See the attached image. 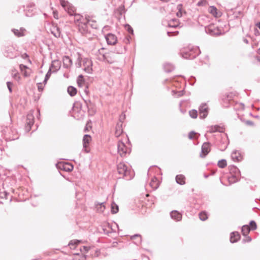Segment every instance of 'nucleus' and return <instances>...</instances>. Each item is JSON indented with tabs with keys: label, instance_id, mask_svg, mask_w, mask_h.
<instances>
[{
	"label": "nucleus",
	"instance_id": "obj_22",
	"mask_svg": "<svg viewBox=\"0 0 260 260\" xmlns=\"http://www.w3.org/2000/svg\"><path fill=\"white\" fill-rule=\"evenodd\" d=\"M240 238V235L237 232H233L231 233L230 241L231 243H235L237 242Z\"/></svg>",
	"mask_w": 260,
	"mask_h": 260
},
{
	"label": "nucleus",
	"instance_id": "obj_43",
	"mask_svg": "<svg viewBox=\"0 0 260 260\" xmlns=\"http://www.w3.org/2000/svg\"><path fill=\"white\" fill-rule=\"evenodd\" d=\"M9 194L8 192L5 191L0 190V199H7V196Z\"/></svg>",
	"mask_w": 260,
	"mask_h": 260
},
{
	"label": "nucleus",
	"instance_id": "obj_6",
	"mask_svg": "<svg viewBox=\"0 0 260 260\" xmlns=\"http://www.w3.org/2000/svg\"><path fill=\"white\" fill-rule=\"evenodd\" d=\"M205 30L207 34L212 36H218L222 34L221 30L213 24L206 26Z\"/></svg>",
	"mask_w": 260,
	"mask_h": 260
},
{
	"label": "nucleus",
	"instance_id": "obj_8",
	"mask_svg": "<svg viewBox=\"0 0 260 260\" xmlns=\"http://www.w3.org/2000/svg\"><path fill=\"white\" fill-rule=\"evenodd\" d=\"M117 151L118 154L121 156L124 157L127 153H129L130 150L122 142L119 141L117 143Z\"/></svg>",
	"mask_w": 260,
	"mask_h": 260
},
{
	"label": "nucleus",
	"instance_id": "obj_11",
	"mask_svg": "<svg viewBox=\"0 0 260 260\" xmlns=\"http://www.w3.org/2000/svg\"><path fill=\"white\" fill-rule=\"evenodd\" d=\"M34 116L32 114H28L27 115L25 129L26 132H28L31 128V126L34 124Z\"/></svg>",
	"mask_w": 260,
	"mask_h": 260
},
{
	"label": "nucleus",
	"instance_id": "obj_12",
	"mask_svg": "<svg viewBox=\"0 0 260 260\" xmlns=\"http://www.w3.org/2000/svg\"><path fill=\"white\" fill-rule=\"evenodd\" d=\"M105 39L108 45H114L117 41L116 36L113 34H108L105 36Z\"/></svg>",
	"mask_w": 260,
	"mask_h": 260
},
{
	"label": "nucleus",
	"instance_id": "obj_46",
	"mask_svg": "<svg viewBox=\"0 0 260 260\" xmlns=\"http://www.w3.org/2000/svg\"><path fill=\"white\" fill-rule=\"evenodd\" d=\"M197 134L193 131L190 132L188 134V138L190 140H192L196 138L195 136Z\"/></svg>",
	"mask_w": 260,
	"mask_h": 260
},
{
	"label": "nucleus",
	"instance_id": "obj_7",
	"mask_svg": "<svg viewBox=\"0 0 260 260\" xmlns=\"http://www.w3.org/2000/svg\"><path fill=\"white\" fill-rule=\"evenodd\" d=\"M100 59L111 64L116 61V55L114 51H110L103 54Z\"/></svg>",
	"mask_w": 260,
	"mask_h": 260
},
{
	"label": "nucleus",
	"instance_id": "obj_47",
	"mask_svg": "<svg viewBox=\"0 0 260 260\" xmlns=\"http://www.w3.org/2000/svg\"><path fill=\"white\" fill-rule=\"evenodd\" d=\"M80 242V241L79 240H72L70 242L69 245H78Z\"/></svg>",
	"mask_w": 260,
	"mask_h": 260
},
{
	"label": "nucleus",
	"instance_id": "obj_24",
	"mask_svg": "<svg viewBox=\"0 0 260 260\" xmlns=\"http://www.w3.org/2000/svg\"><path fill=\"white\" fill-rule=\"evenodd\" d=\"M149 185L153 190H155L159 186V181L157 179L154 177L152 178Z\"/></svg>",
	"mask_w": 260,
	"mask_h": 260
},
{
	"label": "nucleus",
	"instance_id": "obj_28",
	"mask_svg": "<svg viewBox=\"0 0 260 260\" xmlns=\"http://www.w3.org/2000/svg\"><path fill=\"white\" fill-rule=\"evenodd\" d=\"M125 47L118 45L115 49L114 52L115 54H122L125 52Z\"/></svg>",
	"mask_w": 260,
	"mask_h": 260
},
{
	"label": "nucleus",
	"instance_id": "obj_39",
	"mask_svg": "<svg viewBox=\"0 0 260 260\" xmlns=\"http://www.w3.org/2000/svg\"><path fill=\"white\" fill-rule=\"evenodd\" d=\"M189 116L192 118H196L198 116V112L195 109H192L189 112Z\"/></svg>",
	"mask_w": 260,
	"mask_h": 260
},
{
	"label": "nucleus",
	"instance_id": "obj_41",
	"mask_svg": "<svg viewBox=\"0 0 260 260\" xmlns=\"http://www.w3.org/2000/svg\"><path fill=\"white\" fill-rule=\"evenodd\" d=\"M18 73L16 70L12 71V75L13 78L16 80H18L20 79V77L18 76Z\"/></svg>",
	"mask_w": 260,
	"mask_h": 260
},
{
	"label": "nucleus",
	"instance_id": "obj_17",
	"mask_svg": "<svg viewBox=\"0 0 260 260\" xmlns=\"http://www.w3.org/2000/svg\"><path fill=\"white\" fill-rule=\"evenodd\" d=\"M60 67V62L58 60H54L52 61V63L50 68H51V70H52V72H57Z\"/></svg>",
	"mask_w": 260,
	"mask_h": 260
},
{
	"label": "nucleus",
	"instance_id": "obj_3",
	"mask_svg": "<svg viewBox=\"0 0 260 260\" xmlns=\"http://www.w3.org/2000/svg\"><path fill=\"white\" fill-rule=\"evenodd\" d=\"M78 30L82 35L85 36L88 39H90L92 38L93 35L92 32L89 29L88 25L86 23L84 19H83V21L79 23Z\"/></svg>",
	"mask_w": 260,
	"mask_h": 260
},
{
	"label": "nucleus",
	"instance_id": "obj_10",
	"mask_svg": "<svg viewBox=\"0 0 260 260\" xmlns=\"http://www.w3.org/2000/svg\"><path fill=\"white\" fill-rule=\"evenodd\" d=\"M82 62L84 70L87 73H91L92 71V62L91 60L88 58H84Z\"/></svg>",
	"mask_w": 260,
	"mask_h": 260
},
{
	"label": "nucleus",
	"instance_id": "obj_4",
	"mask_svg": "<svg viewBox=\"0 0 260 260\" xmlns=\"http://www.w3.org/2000/svg\"><path fill=\"white\" fill-rule=\"evenodd\" d=\"M201 53L199 48L188 49L181 52L182 57L193 59L198 56Z\"/></svg>",
	"mask_w": 260,
	"mask_h": 260
},
{
	"label": "nucleus",
	"instance_id": "obj_50",
	"mask_svg": "<svg viewBox=\"0 0 260 260\" xmlns=\"http://www.w3.org/2000/svg\"><path fill=\"white\" fill-rule=\"evenodd\" d=\"M51 73H52V71H51V68H49V69L48 72L46 74L45 78L49 79L51 76Z\"/></svg>",
	"mask_w": 260,
	"mask_h": 260
},
{
	"label": "nucleus",
	"instance_id": "obj_64",
	"mask_svg": "<svg viewBox=\"0 0 260 260\" xmlns=\"http://www.w3.org/2000/svg\"><path fill=\"white\" fill-rule=\"evenodd\" d=\"M83 248L85 251H88V250L89 249V247L85 246H83Z\"/></svg>",
	"mask_w": 260,
	"mask_h": 260
},
{
	"label": "nucleus",
	"instance_id": "obj_52",
	"mask_svg": "<svg viewBox=\"0 0 260 260\" xmlns=\"http://www.w3.org/2000/svg\"><path fill=\"white\" fill-rule=\"evenodd\" d=\"M37 87H38L39 91H42L44 88V87H43L42 83H38Z\"/></svg>",
	"mask_w": 260,
	"mask_h": 260
},
{
	"label": "nucleus",
	"instance_id": "obj_62",
	"mask_svg": "<svg viewBox=\"0 0 260 260\" xmlns=\"http://www.w3.org/2000/svg\"><path fill=\"white\" fill-rule=\"evenodd\" d=\"M246 123L247 124L249 125H252L253 124V122H252L251 121H249V120L247 121L246 122Z\"/></svg>",
	"mask_w": 260,
	"mask_h": 260
},
{
	"label": "nucleus",
	"instance_id": "obj_18",
	"mask_svg": "<svg viewBox=\"0 0 260 260\" xmlns=\"http://www.w3.org/2000/svg\"><path fill=\"white\" fill-rule=\"evenodd\" d=\"M84 20L88 25V27L90 26L93 29H96L98 28V24L96 21L87 18H85Z\"/></svg>",
	"mask_w": 260,
	"mask_h": 260
},
{
	"label": "nucleus",
	"instance_id": "obj_51",
	"mask_svg": "<svg viewBox=\"0 0 260 260\" xmlns=\"http://www.w3.org/2000/svg\"><path fill=\"white\" fill-rule=\"evenodd\" d=\"M19 68L21 72H23V71L26 70L28 68L26 66L21 64L19 65Z\"/></svg>",
	"mask_w": 260,
	"mask_h": 260
},
{
	"label": "nucleus",
	"instance_id": "obj_36",
	"mask_svg": "<svg viewBox=\"0 0 260 260\" xmlns=\"http://www.w3.org/2000/svg\"><path fill=\"white\" fill-rule=\"evenodd\" d=\"M230 171L231 174L233 173L235 175H239L240 174V171L239 170L238 168L234 166L230 167Z\"/></svg>",
	"mask_w": 260,
	"mask_h": 260
},
{
	"label": "nucleus",
	"instance_id": "obj_60",
	"mask_svg": "<svg viewBox=\"0 0 260 260\" xmlns=\"http://www.w3.org/2000/svg\"><path fill=\"white\" fill-rule=\"evenodd\" d=\"M178 94L177 96L178 97L181 96L183 95V90L179 91L178 92Z\"/></svg>",
	"mask_w": 260,
	"mask_h": 260
},
{
	"label": "nucleus",
	"instance_id": "obj_15",
	"mask_svg": "<svg viewBox=\"0 0 260 260\" xmlns=\"http://www.w3.org/2000/svg\"><path fill=\"white\" fill-rule=\"evenodd\" d=\"M170 216L173 219L177 221H180L182 219L181 214L176 210L172 211L170 213Z\"/></svg>",
	"mask_w": 260,
	"mask_h": 260
},
{
	"label": "nucleus",
	"instance_id": "obj_13",
	"mask_svg": "<svg viewBox=\"0 0 260 260\" xmlns=\"http://www.w3.org/2000/svg\"><path fill=\"white\" fill-rule=\"evenodd\" d=\"M210 151V143L208 142L204 143L202 146L201 154L200 156L201 157H204L206 156Z\"/></svg>",
	"mask_w": 260,
	"mask_h": 260
},
{
	"label": "nucleus",
	"instance_id": "obj_33",
	"mask_svg": "<svg viewBox=\"0 0 260 260\" xmlns=\"http://www.w3.org/2000/svg\"><path fill=\"white\" fill-rule=\"evenodd\" d=\"M68 92L71 96H73L77 93V89L72 86H70L68 88Z\"/></svg>",
	"mask_w": 260,
	"mask_h": 260
},
{
	"label": "nucleus",
	"instance_id": "obj_25",
	"mask_svg": "<svg viewBox=\"0 0 260 260\" xmlns=\"http://www.w3.org/2000/svg\"><path fill=\"white\" fill-rule=\"evenodd\" d=\"M122 123H117L115 127V135L116 137H119L123 132L122 128Z\"/></svg>",
	"mask_w": 260,
	"mask_h": 260
},
{
	"label": "nucleus",
	"instance_id": "obj_59",
	"mask_svg": "<svg viewBox=\"0 0 260 260\" xmlns=\"http://www.w3.org/2000/svg\"><path fill=\"white\" fill-rule=\"evenodd\" d=\"M76 66L77 68H80L81 67V60H79V61L76 63Z\"/></svg>",
	"mask_w": 260,
	"mask_h": 260
},
{
	"label": "nucleus",
	"instance_id": "obj_21",
	"mask_svg": "<svg viewBox=\"0 0 260 260\" xmlns=\"http://www.w3.org/2000/svg\"><path fill=\"white\" fill-rule=\"evenodd\" d=\"M25 31V29L24 28H20V29L13 28L12 29V31L14 34V35L17 37H23L24 36V31Z\"/></svg>",
	"mask_w": 260,
	"mask_h": 260
},
{
	"label": "nucleus",
	"instance_id": "obj_19",
	"mask_svg": "<svg viewBox=\"0 0 260 260\" xmlns=\"http://www.w3.org/2000/svg\"><path fill=\"white\" fill-rule=\"evenodd\" d=\"M91 138L89 135H85L83 137V148L86 152H88V150L86 149L88 147L89 142L91 141Z\"/></svg>",
	"mask_w": 260,
	"mask_h": 260
},
{
	"label": "nucleus",
	"instance_id": "obj_1",
	"mask_svg": "<svg viewBox=\"0 0 260 260\" xmlns=\"http://www.w3.org/2000/svg\"><path fill=\"white\" fill-rule=\"evenodd\" d=\"M63 9L71 16H75V21L80 23L83 21L82 16L75 13L76 9L72 4L66 0H58Z\"/></svg>",
	"mask_w": 260,
	"mask_h": 260
},
{
	"label": "nucleus",
	"instance_id": "obj_40",
	"mask_svg": "<svg viewBox=\"0 0 260 260\" xmlns=\"http://www.w3.org/2000/svg\"><path fill=\"white\" fill-rule=\"evenodd\" d=\"M200 219L202 221H205L208 218V215L205 212H202L199 214Z\"/></svg>",
	"mask_w": 260,
	"mask_h": 260
},
{
	"label": "nucleus",
	"instance_id": "obj_45",
	"mask_svg": "<svg viewBox=\"0 0 260 260\" xmlns=\"http://www.w3.org/2000/svg\"><path fill=\"white\" fill-rule=\"evenodd\" d=\"M84 102L87 106V108L89 110L90 108H91L93 105L91 102L89 100H84Z\"/></svg>",
	"mask_w": 260,
	"mask_h": 260
},
{
	"label": "nucleus",
	"instance_id": "obj_57",
	"mask_svg": "<svg viewBox=\"0 0 260 260\" xmlns=\"http://www.w3.org/2000/svg\"><path fill=\"white\" fill-rule=\"evenodd\" d=\"M127 26H128V31L129 32H132L133 33V28L130 26L128 24H127Z\"/></svg>",
	"mask_w": 260,
	"mask_h": 260
},
{
	"label": "nucleus",
	"instance_id": "obj_38",
	"mask_svg": "<svg viewBox=\"0 0 260 260\" xmlns=\"http://www.w3.org/2000/svg\"><path fill=\"white\" fill-rule=\"evenodd\" d=\"M227 165L226 160L224 159L218 161L217 165L220 168H224Z\"/></svg>",
	"mask_w": 260,
	"mask_h": 260
},
{
	"label": "nucleus",
	"instance_id": "obj_20",
	"mask_svg": "<svg viewBox=\"0 0 260 260\" xmlns=\"http://www.w3.org/2000/svg\"><path fill=\"white\" fill-rule=\"evenodd\" d=\"M208 132L210 133H213L217 132L222 133L223 132V128L222 127H221L219 125H215L214 126H211L209 128V130Z\"/></svg>",
	"mask_w": 260,
	"mask_h": 260
},
{
	"label": "nucleus",
	"instance_id": "obj_9",
	"mask_svg": "<svg viewBox=\"0 0 260 260\" xmlns=\"http://www.w3.org/2000/svg\"><path fill=\"white\" fill-rule=\"evenodd\" d=\"M199 115L201 119L205 118L208 114V107L206 104H202L199 108Z\"/></svg>",
	"mask_w": 260,
	"mask_h": 260
},
{
	"label": "nucleus",
	"instance_id": "obj_61",
	"mask_svg": "<svg viewBox=\"0 0 260 260\" xmlns=\"http://www.w3.org/2000/svg\"><path fill=\"white\" fill-rule=\"evenodd\" d=\"M84 92L87 95L89 93V91L88 90V87L87 86H85V88L84 90Z\"/></svg>",
	"mask_w": 260,
	"mask_h": 260
},
{
	"label": "nucleus",
	"instance_id": "obj_56",
	"mask_svg": "<svg viewBox=\"0 0 260 260\" xmlns=\"http://www.w3.org/2000/svg\"><path fill=\"white\" fill-rule=\"evenodd\" d=\"M77 83L79 86H81L82 84H84V82H82V80H80L79 79L77 80Z\"/></svg>",
	"mask_w": 260,
	"mask_h": 260
},
{
	"label": "nucleus",
	"instance_id": "obj_58",
	"mask_svg": "<svg viewBox=\"0 0 260 260\" xmlns=\"http://www.w3.org/2000/svg\"><path fill=\"white\" fill-rule=\"evenodd\" d=\"M251 238L250 237L248 236V237H246V239L243 240V241H244L245 242H250V241H251Z\"/></svg>",
	"mask_w": 260,
	"mask_h": 260
},
{
	"label": "nucleus",
	"instance_id": "obj_49",
	"mask_svg": "<svg viewBox=\"0 0 260 260\" xmlns=\"http://www.w3.org/2000/svg\"><path fill=\"white\" fill-rule=\"evenodd\" d=\"M178 33H179V32L178 31H168L167 35L168 36L171 37V36H172L173 35H177L178 34Z\"/></svg>",
	"mask_w": 260,
	"mask_h": 260
},
{
	"label": "nucleus",
	"instance_id": "obj_37",
	"mask_svg": "<svg viewBox=\"0 0 260 260\" xmlns=\"http://www.w3.org/2000/svg\"><path fill=\"white\" fill-rule=\"evenodd\" d=\"M60 165L62 166L61 169L63 170L67 171V172H70L73 170V167L71 165H69L68 164H61Z\"/></svg>",
	"mask_w": 260,
	"mask_h": 260
},
{
	"label": "nucleus",
	"instance_id": "obj_26",
	"mask_svg": "<svg viewBox=\"0 0 260 260\" xmlns=\"http://www.w3.org/2000/svg\"><path fill=\"white\" fill-rule=\"evenodd\" d=\"M185 176L183 175H177L175 179L176 182L180 185H184L185 183Z\"/></svg>",
	"mask_w": 260,
	"mask_h": 260
},
{
	"label": "nucleus",
	"instance_id": "obj_30",
	"mask_svg": "<svg viewBox=\"0 0 260 260\" xmlns=\"http://www.w3.org/2000/svg\"><path fill=\"white\" fill-rule=\"evenodd\" d=\"M238 175L232 174L230 177H228V181L230 184L234 183L238 181Z\"/></svg>",
	"mask_w": 260,
	"mask_h": 260
},
{
	"label": "nucleus",
	"instance_id": "obj_44",
	"mask_svg": "<svg viewBox=\"0 0 260 260\" xmlns=\"http://www.w3.org/2000/svg\"><path fill=\"white\" fill-rule=\"evenodd\" d=\"M250 228L252 230H254L256 229L257 226L254 220L250 221L249 223Z\"/></svg>",
	"mask_w": 260,
	"mask_h": 260
},
{
	"label": "nucleus",
	"instance_id": "obj_63",
	"mask_svg": "<svg viewBox=\"0 0 260 260\" xmlns=\"http://www.w3.org/2000/svg\"><path fill=\"white\" fill-rule=\"evenodd\" d=\"M23 73V74L24 77H27L28 76V74L27 73V71L26 70L23 71V72H22Z\"/></svg>",
	"mask_w": 260,
	"mask_h": 260
},
{
	"label": "nucleus",
	"instance_id": "obj_23",
	"mask_svg": "<svg viewBox=\"0 0 260 260\" xmlns=\"http://www.w3.org/2000/svg\"><path fill=\"white\" fill-rule=\"evenodd\" d=\"M231 157L234 161H239L241 159V154L237 150H234L232 152Z\"/></svg>",
	"mask_w": 260,
	"mask_h": 260
},
{
	"label": "nucleus",
	"instance_id": "obj_34",
	"mask_svg": "<svg viewBox=\"0 0 260 260\" xmlns=\"http://www.w3.org/2000/svg\"><path fill=\"white\" fill-rule=\"evenodd\" d=\"M119 211L118 206L114 202H112L111 204V212L113 214L117 213Z\"/></svg>",
	"mask_w": 260,
	"mask_h": 260
},
{
	"label": "nucleus",
	"instance_id": "obj_29",
	"mask_svg": "<svg viewBox=\"0 0 260 260\" xmlns=\"http://www.w3.org/2000/svg\"><path fill=\"white\" fill-rule=\"evenodd\" d=\"M250 231L249 226L247 225H244L242 227L241 232L243 236L246 237Z\"/></svg>",
	"mask_w": 260,
	"mask_h": 260
},
{
	"label": "nucleus",
	"instance_id": "obj_5",
	"mask_svg": "<svg viewBox=\"0 0 260 260\" xmlns=\"http://www.w3.org/2000/svg\"><path fill=\"white\" fill-rule=\"evenodd\" d=\"M4 54L6 57L11 59L14 58L18 55L17 50L12 45H8L5 47Z\"/></svg>",
	"mask_w": 260,
	"mask_h": 260
},
{
	"label": "nucleus",
	"instance_id": "obj_32",
	"mask_svg": "<svg viewBox=\"0 0 260 260\" xmlns=\"http://www.w3.org/2000/svg\"><path fill=\"white\" fill-rule=\"evenodd\" d=\"M164 69L166 72L169 73L174 69V67L171 63H165L164 65Z\"/></svg>",
	"mask_w": 260,
	"mask_h": 260
},
{
	"label": "nucleus",
	"instance_id": "obj_31",
	"mask_svg": "<svg viewBox=\"0 0 260 260\" xmlns=\"http://www.w3.org/2000/svg\"><path fill=\"white\" fill-rule=\"evenodd\" d=\"M52 34L56 38H59L61 35L60 29L58 27H54L52 30Z\"/></svg>",
	"mask_w": 260,
	"mask_h": 260
},
{
	"label": "nucleus",
	"instance_id": "obj_48",
	"mask_svg": "<svg viewBox=\"0 0 260 260\" xmlns=\"http://www.w3.org/2000/svg\"><path fill=\"white\" fill-rule=\"evenodd\" d=\"M12 85H13V83L11 82H7V85L8 88L10 92H12Z\"/></svg>",
	"mask_w": 260,
	"mask_h": 260
},
{
	"label": "nucleus",
	"instance_id": "obj_55",
	"mask_svg": "<svg viewBox=\"0 0 260 260\" xmlns=\"http://www.w3.org/2000/svg\"><path fill=\"white\" fill-rule=\"evenodd\" d=\"M53 17L55 19H58V12L56 11H54L53 12Z\"/></svg>",
	"mask_w": 260,
	"mask_h": 260
},
{
	"label": "nucleus",
	"instance_id": "obj_54",
	"mask_svg": "<svg viewBox=\"0 0 260 260\" xmlns=\"http://www.w3.org/2000/svg\"><path fill=\"white\" fill-rule=\"evenodd\" d=\"M176 15L178 17H181L182 16V11L180 8L179 9L178 11L176 13Z\"/></svg>",
	"mask_w": 260,
	"mask_h": 260
},
{
	"label": "nucleus",
	"instance_id": "obj_16",
	"mask_svg": "<svg viewBox=\"0 0 260 260\" xmlns=\"http://www.w3.org/2000/svg\"><path fill=\"white\" fill-rule=\"evenodd\" d=\"M63 67L68 69L72 64V60L68 56H64L62 59Z\"/></svg>",
	"mask_w": 260,
	"mask_h": 260
},
{
	"label": "nucleus",
	"instance_id": "obj_2",
	"mask_svg": "<svg viewBox=\"0 0 260 260\" xmlns=\"http://www.w3.org/2000/svg\"><path fill=\"white\" fill-rule=\"evenodd\" d=\"M118 174L126 180H130L134 177V172L124 162H120L117 165Z\"/></svg>",
	"mask_w": 260,
	"mask_h": 260
},
{
	"label": "nucleus",
	"instance_id": "obj_53",
	"mask_svg": "<svg viewBox=\"0 0 260 260\" xmlns=\"http://www.w3.org/2000/svg\"><path fill=\"white\" fill-rule=\"evenodd\" d=\"M125 114H122L119 117V122L118 123H121L122 124L123 121L125 119Z\"/></svg>",
	"mask_w": 260,
	"mask_h": 260
},
{
	"label": "nucleus",
	"instance_id": "obj_42",
	"mask_svg": "<svg viewBox=\"0 0 260 260\" xmlns=\"http://www.w3.org/2000/svg\"><path fill=\"white\" fill-rule=\"evenodd\" d=\"M209 12L213 14V15H215L217 14V9L214 6H211L210 7L209 9Z\"/></svg>",
	"mask_w": 260,
	"mask_h": 260
},
{
	"label": "nucleus",
	"instance_id": "obj_27",
	"mask_svg": "<svg viewBox=\"0 0 260 260\" xmlns=\"http://www.w3.org/2000/svg\"><path fill=\"white\" fill-rule=\"evenodd\" d=\"M168 25L170 27L176 28L179 26V23L178 19L174 18L170 20Z\"/></svg>",
	"mask_w": 260,
	"mask_h": 260
},
{
	"label": "nucleus",
	"instance_id": "obj_35",
	"mask_svg": "<svg viewBox=\"0 0 260 260\" xmlns=\"http://www.w3.org/2000/svg\"><path fill=\"white\" fill-rule=\"evenodd\" d=\"M95 205L97 206V210L99 212L102 213L104 212L105 209L104 203H98L97 204H95Z\"/></svg>",
	"mask_w": 260,
	"mask_h": 260
},
{
	"label": "nucleus",
	"instance_id": "obj_14",
	"mask_svg": "<svg viewBox=\"0 0 260 260\" xmlns=\"http://www.w3.org/2000/svg\"><path fill=\"white\" fill-rule=\"evenodd\" d=\"M102 230L104 234L109 235L113 232L111 225L108 223H105L102 225Z\"/></svg>",
	"mask_w": 260,
	"mask_h": 260
}]
</instances>
